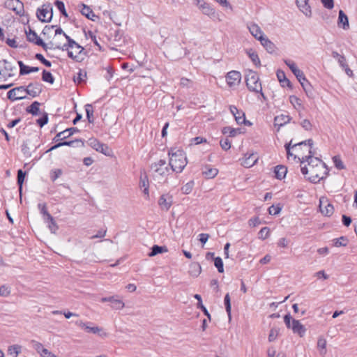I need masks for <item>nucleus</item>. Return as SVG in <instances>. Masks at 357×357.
<instances>
[{
    "label": "nucleus",
    "instance_id": "obj_1",
    "mask_svg": "<svg viewBox=\"0 0 357 357\" xmlns=\"http://www.w3.org/2000/svg\"><path fill=\"white\" fill-rule=\"evenodd\" d=\"M168 154L169 155V165L172 171L181 173L188 163L185 153L181 149L171 148L168 151Z\"/></svg>",
    "mask_w": 357,
    "mask_h": 357
},
{
    "label": "nucleus",
    "instance_id": "obj_2",
    "mask_svg": "<svg viewBox=\"0 0 357 357\" xmlns=\"http://www.w3.org/2000/svg\"><path fill=\"white\" fill-rule=\"evenodd\" d=\"M301 171L310 182L316 183L325 177L327 174V167L325 163L322 164V168H319L317 166L308 168L306 165H304L301 166Z\"/></svg>",
    "mask_w": 357,
    "mask_h": 357
},
{
    "label": "nucleus",
    "instance_id": "obj_3",
    "mask_svg": "<svg viewBox=\"0 0 357 357\" xmlns=\"http://www.w3.org/2000/svg\"><path fill=\"white\" fill-rule=\"evenodd\" d=\"M245 82L250 91L260 93L264 98V95L262 93L261 84L259 82V77L255 71L250 69L245 70Z\"/></svg>",
    "mask_w": 357,
    "mask_h": 357
},
{
    "label": "nucleus",
    "instance_id": "obj_4",
    "mask_svg": "<svg viewBox=\"0 0 357 357\" xmlns=\"http://www.w3.org/2000/svg\"><path fill=\"white\" fill-rule=\"evenodd\" d=\"M284 322L287 328L291 329L293 333L302 337L306 333L305 327L298 320L293 319L290 314L284 317Z\"/></svg>",
    "mask_w": 357,
    "mask_h": 357
},
{
    "label": "nucleus",
    "instance_id": "obj_5",
    "mask_svg": "<svg viewBox=\"0 0 357 357\" xmlns=\"http://www.w3.org/2000/svg\"><path fill=\"white\" fill-rule=\"evenodd\" d=\"M16 66L6 59L0 61V80L6 81L8 78L15 75Z\"/></svg>",
    "mask_w": 357,
    "mask_h": 357
},
{
    "label": "nucleus",
    "instance_id": "obj_6",
    "mask_svg": "<svg viewBox=\"0 0 357 357\" xmlns=\"http://www.w3.org/2000/svg\"><path fill=\"white\" fill-rule=\"evenodd\" d=\"M75 324L77 326L83 328L86 333L96 334L102 338L107 337L108 336V333L105 332L102 328L95 326H91L90 325L92 324L90 322L84 323L82 320H78L75 321Z\"/></svg>",
    "mask_w": 357,
    "mask_h": 357
},
{
    "label": "nucleus",
    "instance_id": "obj_7",
    "mask_svg": "<svg viewBox=\"0 0 357 357\" xmlns=\"http://www.w3.org/2000/svg\"><path fill=\"white\" fill-rule=\"evenodd\" d=\"M314 151L312 150H308L307 155H302V160H301V167L303 166L305 162H307L306 166L308 168L318 167L322 168V164L324 163L321 159L317 157H314Z\"/></svg>",
    "mask_w": 357,
    "mask_h": 357
},
{
    "label": "nucleus",
    "instance_id": "obj_8",
    "mask_svg": "<svg viewBox=\"0 0 357 357\" xmlns=\"http://www.w3.org/2000/svg\"><path fill=\"white\" fill-rule=\"evenodd\" d=\"M37 17L42 22H50L53 15V8L50 3L44 4L41 8H38L36 13Z\"/></svg>",
    "mask_w": 357,
    "mask_h": 357
},
{
    "label": "nucleus",
    "instance_id": "obj_9",
    "mask_svg": "<svg viewBox=\"0 0 357 357\" xmlns=\"http://www.w3.org/2000/svg\"><path fill=\"white\" fill-rule=\"evenodd\" d=\"M88 144L96 151L100 152L105 155L109 156L112 153V149H109L107 144L101 143L95 138H90L88 140Z\"/></svg>",
    "mask_w": 357,
    "mask_h": 357
},
{
    "label": "nucleus",
    "instance_id": "obj_10",
    "mask_svg": "<svg viewBox=\"0 0 357 357\" xmlns=\"http://www.w3.org/2000/svg\"><path fill=\"white\" fill-rule=\"evenodd\" d=\"M65 38L68 43L62 46L56 45L57 49L62 50L63 51H68L69 49L75 50V52H78V54H82L84 49L67 34H65Z\"/></svg>",
    "mask_w": 357,
    "mask_h": 357
},
{
    "label": "nucleus",
    "instance_id": "obj_11",
    "mask_svg": "<svg viewBox=\"0 0 357 357\" xmlns=\"http://www.w3.org/2000/svg\"><path fill=\"white\" fill-rule=\"evenodd\" d=\"M5 7L13 10L20 16L24 15V4L20 0H6L5 2Z\"/></svg>",
    "mask_w": 357,
    "mask_h": 357
},
{
    "label": "nucleus",
    "instance_id": "obj_12",
    "mask_svg": "<svg viewBox=\"0 0 357 357\" xmlns=\"http://www.w3.org/2000/svg\"><path fill=\"white\" fill-rule=\"evenodd\" d=\"M7 97L9 100L14 101L26 98L25 86H20L10 89L7 93Z\"/></svg>",
    "mask_w": 357,
    "mask_h": 357
},
{
    "label": "nucleus",
    "instance_id": "obj_13",
    "mask_svg": "<svg viewBox=\"0 0 357 357\" xmlns=\"http://www.w3.org/2000/svg\"><path fill=\"white\" fill-rule=\"evenodd\" d=\"M43 90V85L40 82H32L25 87V93L29 95L32 98L38 96Z\"/></svg>",
    "mask_w": 357,
    "mask_h": 357
},
{
    "label": "nucleus",
    "instance_id": "obj_14",
    "mask_svg": "<svg viewBox=\"0 0 357 357\" xmlns=\"http://www.w3.org/2000/svg\"><path fill=\"white\" fill-rule=\"evenodd\" d=\"M41 213L43 215L45 222L48 225L49 229L52 233H55L58 229V226L52 216L48 213L45 205L41 207Z\"/></svg>",
    "mask_w": 357,
    "mask_h": 357
},
{
    "label": "nucleus",
    "instance_id": "obj_15",
    "mask_svg": "<svg viewBox=\"0 0 357 357\" xmlns=\"http://www.w3.org/2000/svg\"><path fill=\"white\" fill-rule=\"evenodd\" d=\"M38 146L34 144L32 139H27L22 143V152L25 157L29 158L31 156V152L35 151Z\"/></svg>",
    "mask_w": 357,
    "mask_h": 357
},
{
    "label": "nucleus",
    "instance_id": "obj_16",
    "mask_svg": "<svg viewBox=\"0 0 357 357\" xmlns=\"http://www.w3.org/2000/svg\"><path fill=\"white\" fill-rule=\"evenodd\" d=\"M241 79V75L238 71L231 70L227 74L226 81L229 86L238 85Z\"/></svg>",
    "mask_w": 357,
    "mask_h": 357
},
{
    "label": "nucleus",
    "instance_id": "obj_17",
    "mask_svg": "<svg viewBox=\"0 0 357 357\" xmlns=\"http://www.w3.org/2000/svg\"><path fill=\"white\" fill-rule=\"evenodd\" d=\"M229 110L231 113L235 118V120L238 124L246 123L245 122V113L239 110L236 106L231 105L229 107Z\"/></svg>",
    "mask_w": 357,
    "mask_h": 357
},
{
    "label": "nucleus",
    "instance_id": "obj_18",
    "mask_svg": "<svg viewBox=\"0 0 357 357\" xmlns=\"http://www.w3.org/2000/svg\"><path fill=\"white\" fill-rule=\"evenodd\" d=\"M79 132V130L75 127L68 128L63 131L57 133L56 135L54 137L53 141L58 142L59 140H63L65 139L70 137L71 135H73L75 132Z\"/></svg>",
    "mask_w": 357,
    "mask_h": 357
},
{
    "label": "nucleus",
    "instance_id": "obj_19",
    "mask_svg": "<svg viewBox=\"0 0 357 357\" xmlns=\"http://www.w3.org/2000/svg\"><path fill=\"white\" fill-rule=\"evenodd\" d=\"M259 40L261 45L266 49V50L271 54L275 52L276 47L275 44L271 42L266 36H259Z\"/></svg>",
    "mask_w": 357,
    "mask_h": 357
},
{
    "label": "nucleus",
    "instance_id": "obj_20",
    "mask_svg": "<svg viewBox=\"0 0 357 357\" xmlns=\"http://www.w3.org/2000/svg\"><path fill=\"white\" fill-rule=\"evenodd\" d=\"M100 301L102 303L112 301L111 307L116 310H121L125 306L124 303L121 300L116 298V296L103 297Z\"/></svg>",
    "mask_w": 357,
    "mask_h": 357
},
{
    "label": "nucleus",
    "instance_id": "obj_21",
    "mask_svg": "<svg viewBox=\"0 0 357 357\" xmlns=\"http://www.w3.org/2000/svg\"><path fill=\"white\" fill-rule=\"evenodd\" d=\"M139 188L142 191V192L144 195V199H149V180L148 177L146 174L144 175H141L140 180H139Z\"/></svg>",
    "mask_w": 357,
    "mask_h": 357
},
{
    "label": "nucleus",
    "instance_id": "obj_22",
    "mask_svg": "<svg viewBox=\"0 0 357 357\" xmlns=\"http://www.w3.org/2000/svg\"><path fill=\"white\" fill-rule=\"evenodd\" d=\"M319 210L326 216H331L334 212V207L330 202H319Z\"/></svg>",
    "mask_w": 357,
    "mask_h": 357
},
{
    "label": "nucleus",
    "instance_id": "obj_23",
    "mask_svg": "<svg viewBox=\"0 0 357 357\" xmlns=\"http://www.w3.org/2000/svg\"><path fill=\"white\" fill-rule=\"evenodd\" d=\"M337 26L339 27H342L344 30H347L349 29L348 17L342 10H339Z\"/></svg>",
    "mask_w": 357,
    "mask_h": 357
},
{
    "label": "nucleus",
    "instance_id": "obj_24",
    "mask_svg": "<svg viewBox=\"0 0 357 357\" xmlns=\"http://www.w3.org/2000/svg\"><path fill=\"white\" fill-rule=\"evenodd\" d=\"M296 5L305 15L311 16L312 12L310 6L308 5V0H296Z\"/></svg>",
    "mask_w": 357,
    "mask_h": 357
},
{
    "label": "nucleus",
    "instance_id": "obj_25",
    "mask_svg": "<svg viewBox=\"0 0 357 357\" xmlns=\"http://www.w3.org/2000/svg\"><path fill=\"white\" fill-rule=\"evenodd\" d=\"M82 143V145H84V142L82 141V139H75L72 141H63L59 142L54 146H52L51 148H50L46 152H50L54 149H56L61 146H75V144Z\"/></svg>",
    "mask_w": 357,
    "mask_h": 357
},
{
    "label": "nucleus",
    "instance_id": "obj_26",
    "mask_svg": "<svg viewBox=\"0 0 357 357\" xmlns=\"http://www.w3.org/2000/svg\"><path fill=\"white\" fill-rule=\"evenodd\" d=\"M81 5L82 6V9L81 10L82 15L85 16L89 20L96 21V19L98 18V16L94 14L92 9L84 3H82Z\"/></svg>",
    "mask_w": 357,
    "mask_h": 357
},
{
    "label": "nucleus",
    "instance_id": "obj_27",
    "mask_svg": "<svg viewBox=\"0 0 357 357\" xmlns=\"http://www.w3.org/2000/svg\"><path fill=\"white\" fill-rule=\"evenodd\" d=\"M291 119V118L289 115L280 114L275 117L274 125L280 128L289 123Z\"/></svg>",
    "mask_w": 357,
    "mask_h": 357
},
{
    "label": "nucleus",
    "instance_id": "obj_28",
    "mask_svg": "<svg viewBox=\"0 0 357 357\" xmlns=\"http://www.w3.org/2000/svg\"><path fill=\"white\" fill-rule=\"evenodd\" d=\"M287 173V168L283 165H278L274 168L275 176L278 179H282L285 177Z\"/></svg>",
    "mask_w": 357,
    "mask_h": 357
},
{
    "label": "nucleus",
    "instance_id": "obj_29",
    "mask_svg": "<svg viewBox=\"0 0 357 357\" xmlns=\"http://www.w3.org/2000/svg\"><path fill=\"white\" fill-rule=\"evenodd\" d=\"M246 53L256 66L259 67L261 66L259 58L255 51L252 49H247Z\"/></svg>",
    "mask_w": 357,
    "mask_h": 357
},
{
    "label": "nucleus",
    "instance_id": "obj_30",
    "mask_svg": "<svg viewBox=\"0 0 357 357\" xmlns=\"http://www.w3.org/2000/svg\"><path fill=\"white\" fill-rule=\"evenodd\" d=\"M248 29H249V31L250 32V33L256 38L259 40V36H264V33L261 31V29H260V27L256 24H251L250 26H248Z\"/></svg>",
    "mask_w": 357,
    "mask_h": 357
},
{
    "label": "nucleus",
    "instance_id": "obj_31",
    "mask_svg": "<svg viewBox=\"0 0 357 357\" xmlns=\"http://www.w3.org/2000/svg\"><path fill=\"white\" fill-rule=\"evenodd\" d=\"M326 344H327V342L325 338H324L323 337H319L318 338L317 349H319V354L321 356H324L327 352Z\"/></svg>",
    "mask_w": 357,
    "mask_h": 357
},
{
    "label": "nucleus",
    "instance_id": "obj_32",
    "mask_svg": "<svg viewBox=\"0 0 357 357\" xmlns=\"http://www.w3.org/2000/svg\"><path fill=\"white\" fill-rule=\"evenodd\" d=\"M26 35L27 40L30 43H33L36 45V41L38 40H41V38L37 35L34 30H32L30 27H29V31H26Z\"/></svg>",
    "mask_w": 357,
    "mask_h": 357
},
{
    "label": "nucleus",
    "instance_id": "obj_33",
    "mask_svg": "<svg viewBox=\"0 0 357 357\" xmlns=\"http://www.w3.org/2000/svg\"><path fill=\"white\" fill-rule=\"evenodd\" d=\"M40 103L38 101H34L32 104L27 107L26 109V112L31 114L33 116H37L39 114V106Z\"/></svg>",
    "mask_w": 357,
    "mask_h": 357
},
{
    "label": "nucleus",
    "instance_id": "obj_34",
    "mask_svg": "<svg viewBox=\"0 0 357 357\" xmlns=\"http://www.w3.org/2000/svg\"><path fill=\"white\" fill-rule=\"evenodd\" d=\"M168 251V249L166 246H159L158 245H154L151 248V251L149 254V257H153L157 255L158 254L167 252Z\"/></svg>",
    "mask_w": 357,
    "mask_h": 357
},
{
    "label": "nucleus",
    "instance_id": "obj_35",
    "mask_svg": "<svg viewBox=\"0 0 357 357\" xmlns=\"http://www.w3.org/2000/svg\"><path fill=\"white\" fill-rule=\"evenodd\" d=\"M301 84L303 90L305 91L307 96L309 98H313V96H314L313 88H312V85L310 84V83L308 82V80L306 79V81L301 82Z\"/></svg>",
    "mask_w": 357,
    "mask_h": 357
},
{
    "label": "nucleus",
    "instance_id": "obj_36",
    "mask_svg": "<svg viewBox=\"0 0 357 357\" xmlns=\"http://www.w3.org/2000/svg\"><path fill=\"white\" fill-rule=\"evenodd\" d=\"M257 161V157L255 154H250L248 158H245L243 162V165L245 167H250L253 166Z\"/></svg>",
    "mask_w": 357,
    "mask_h": 357
},
{
    "label": "nucleus",
    "instance_id": "obj_37",
    "mask_svg": "<svg viewBox=\"0 0 357 357\" xmlns=\"http://www.w3.org/2000/svg\"><path fill=\"white\" fill-rule=\"evenodd\" d=\"M240 128H232L229 126H226V127H224L222 130V132L224 134V135H226V134H229V137H235L237 133H240Z\"/></svg>",
    "mask_w": 357,
    "mask_h": 357
},
{
    "label": "nucleus",
    "instance_id": "obj_38",
    "mask_svg": "<svg viewBox=\"0 0 357 357\" xmlns=\"http://www.w3.org/2000/svg\"><path fill=\"white\" fill-rule=\"evenodd\" d=\"M206 169L205 171L202 172V174L205 176L207 178H214L218 173V170L216 168H211V167H206Z\"/></svg>",
    "mask_w": 357,
    "mask_h": 357
},
{
    "label": "nucleus",
    "instance_id": "obj_39",
    "mask_svg": "<svg viewBox=\"0 0 357 357\" xmlns=\"http://www.w3.org/2000/svg\"><path fill=\"white\" fill-rule=\"evenodd\" d=\"M21 346L18 344H13L8 347V353L9 355L13 356V357H17L21 352Z\"/></svg>",
    "mask_w": 357,
    "mask_h": 357
},
{
    "label": "nucleus",
    "instance_id": "obj_40",
    "mask_svg": "<svg viewBox=\"0 0 357 357\" xmlns=\"http://www.w3.org/2000/svg\"><path fill=\"white\" fill-rule=\"evenodd\" d=\"M85 110H86V118L88 119V121L91 123H93L94 121V119H93V109L92 105L86 104L85 105Z\"/></svg>",
    "mask_w": 357,
    "mask_h": 357
},
{
    "label": "nucleus",
    "instance_id": "obj_41",
    "mask_svg": "<svg viewBox=\"0 0 357 357\" xmlns=\"http://www.w3.org/2000/svg\"><path fill=\"white\" fill-rule=\"evenodd\" d=\"M201 10L203 14L211 17L215 14V10L213 8L211 5L208 3H205L204 6H202Z\"/></svg>",
    "mask_w": 357,
    "mask_h": 357
},
{
    "label": "nucleus",
    "instance_id": "obj_42",
    "mask_svg": "<svg viewBox=\"0 0 357 357\" xmlns=\"http://www.w3.org/2000/svg\"><path fill=\"white\" fill-rule=\"evenodd\" d=\"M349 240L345 236H341L333 240V245L335 247L346 246L348 244Z\"/></svg>",
    "mask_w": 357,
    "mask_h": 357
},
{
    "label": "nucleus",
    "instance_id": "obj_43",
    "mask_svg": "<svg viewBox=\"0 0 357 357\" xmlns=\"http://www.w3.org/2000/svg\"><path fill=\"white\" fill-rule=\"evenodd\" d=\"M42 79L45 82H48L50 84H53L54 82V78L52 73L46 70H43L42 73Z\"/></svg>",
    "mask_w": 357,
    "mask_h": 357
},
{
    "label": "nucleus",
    "instance_id": "obj_44",
    "mask_svg": "<svg viewBox=\"0 0 357 357\" xmlns=\"http://www.w3.org/2000/svg\"><path fill=\"white\" fill-rule=\"evenodd\" d=\"M224 303L225 305L226 312L229 316V318L230 319L231 318V298H230V296H229V293H227L225 296Z\"/></svg>",
    "mask_w": 357,
    "mask_h": 357
},
{
    "label": "nucleus",
    "instance_id": "obj_45",
    "mask_svg": "<svg viewBox=\"0 0 357 357\" xmlns=\"http://www.w3.org/2000/svg\"><path fill=\"white\" fill-rule=\"evenodd\" d=\"M277 77L280 83H282L284 82H287V86L289 87H291V84L290 81L286 77V75L284 73V71L278 70L277 71Z\"/></svg>",
    "mask_w": 357,
    "mask_h": 357
},
{
    "label": "nucleus",
    "instance_id": "obj_46",
    "mask_svg": "<svg viewBox=\"0 0 357 357\" xmlns=\"http://www.w3.org/2000/svg\"><path fill=\"white\" fill-rule=\"evenodd\" d=\"M54 5L58 8V10L60 11L61 15H63L66 17H68V15L66 10L65 5L63 1L60 0H56L54 2Z\"/></svg>",
    "mask_w": 357,
    "mask_h": 357
},
{
    "label": "nucleus",
    "instance_id": "obj_47",
    "mask_svg": "<svg viewBox=\"0 0 357 357\" xmlns=\"http://www.w3.org/2000/svg\"><path fill=\"white\" fill-rule=\"evenodd\" d=\"M36 45L40 46L45 51H47V49H56V46H54V43L52 42H50L49 43H45L42 39L38 40L36 41Z\"/></svg>",
    "mask_w": 357,
    "mask_h": 357
},
{
    "label": "nucleus",
    "instance_id": "obj_48",
    "mask_svg": "<svg viewBox=\"0 0 357 357\" xmlns=\"http://www.w3.org/2000/svg\"><path fill=\"white\" fill-rule=\"evenodd\" d=\"M282 208V206H281L280 203H278L277 204H273L271 206H270L268 210L270 215H278L281 209Z\"/></svg>",
    "mask_w": 357,
    "mask_h": 357
},
{
    "label": "nucleus",
    "instance_id": "obj_49",
    "mask_svg": "<svg viewBox=\"0 0 357 357\" xmlns=\"http://www.w3.org/2000/svg\"><path fill=\"white\" fill-rule=\"evenodd\" d=\"M86 78V70L79 69V70L77 73V77L76 79L75 78L74 80H75V82H77L78 84H80L82 82H85Z\"/></svg>",
    "mask_w": 357,
    "mask_h": 357
},
{
    "label": "nucleus",
    "instance_id": "obj_50",
    "mask_svg": "<svg viewBox=\"0 0 357 357\" xmlns=\"http://www.w3.org/2000/svg\"><path fill=\"white\" fill-rule=\"evenodd\" d=\"M306 145H307L309 146L308 150H312V146H313V140L312 139H308L307 140H305V141H303L299 143H296V144H294L293 147H299V149H300V148H301L302 146H306Z\"/></svg>",
    "mask_w": 357,
    "mask_h": 357
},
{
    "label": "nucleus",
    "instance_id": "obj_51",
    "mask_svg": "<svg viewBox=\"0 0 357 357\" xmlns=\"http://www.w3.org/2000/svg\"><path fill=\"white\" fill-rule=\"evenodd\" d=\"M333 161L335 167L338 169H345V166L343 164L340 157L339 155H335L333 158Z\"/></svg>",
    "mask_w": 357,
    "mask_h": 357
},
{
    "label": "nucleus",
    "instance_id": "obj_52",
    "mask_svg": "<svg viewBox=\"0 0 357 357\" xmlns=\"http://www.w3.org/2000/svg\"><path fill=\"white\" fill-rule=\"evenodd\" d=\"M202 271V268L199 264H194L190 266V274L193 276H198Z\"/></svg>",
    "mask_w": 357,
    "mask_h": 357
},
{
    "label": "nucleus",
    "instance_id": "obj_53",
    "mask_svg": "<svg viewBox=\"0 0 357 357\" xmlns=\"http://www.w3.org/2000/svg\"><path fill=\"white\" fill-rule=\"evenodd\" d=\"M214 265L218 268L219 273L224 272L223 262L220 257L214 258Z\"/></svg>",
    "mask_w": 357,
    "mask_h": 357
},
{
    "label": "nucleus",
    "instance_id": "obj_54",
    "mask_svg": "<svg viewBox=\"0 0 357 357\" xmlns=\"http://www.w3.org/2000/svg\"><path fill=\"white\" fill-rule=\"evenodd\" d=\"M32 343L33 344V347L34 349L40 354V356L43 354V351H45L47 350V349L44 348L43 345L40 342L33 340Z\"/></svg>",
    "mask_w": 357,
    "mask_h": 357
},
{
    "label": "nucleus",
    "instance_id": "obj_55",
    "mask_svg": "<svg viewBox=\"0 0 357 357\" xmlns=\"http://www.w3.org/2000/svg\"><path fill=\"white\" fill-rule=\"evenodd\" d=\"M35 58L40 61L43 65H45L46 67H51L52 66V63L47 60L43 56V54H40V53H37L36 55H35Z\"/></svg>",
    "mask_w": 357,
    "mask_h": 357
},
{
    "label": "nucleus",
    "instance_id": "obj_56",
    "mask_svg": "<svg viewBox=\"0 0 357 357\" xmlns=\"http://www.w3.org/2000/svg\"><path fill=\"white\" fill-rule=\"evenodd\" d=\"M38 125L42 128L48 122V114L45 112L43 116L36 121Z\"/></svg>",
    "mask_w": 357,
    "mask_h": 357
},
{
    "label": "nucleus",
    "instance_id": "obj_57",
    "mask_svg": "<svg viewBox=\"0 0 357 357\" xmlns=\"http://www.w3.org/2000/svg\"><path fill=\"white\" fill-rule=\"evenodd\" d=\"M25 175H26V172H23L22 169H19L17 171V184L20 185V188L22 187V185L23 184V182H24V178H25Z\"/></svg>",
    "mask_w": 357,
    "mask_h": 357
},
{
    "label": "nucleus",
    "instance_id": "obj_58",
    "mask_svg": "<svg viewBox=\"0 0 357 357\" xmlns=\"http://www.w3.org/2000/svg\"><path fill=\"white\" fill-rule=\"evenodd\" d=\"M39 70V68L38 67H30L28 66H25V68L22 70V73L20 74V75H24L29 74L31 73H35L38 72Z\"/></svg>",
    "mask_w": 357,
    "mask_h": 357
},
{
    "label": "nucleus",
    "instance_id": "obj_59",
    "mask_svg": "<svg viewBox=\"0 0 357 357\" xmlns=\"http://www.w3.org/2000/svg\"><path fill=\"white\" fill-rule=\"evenodd\" d=\"M68 56L77 62H81L83 60V58L81 57V54H78V52H76V54H74L73 52L69 50L68 51Z\"/></svg>",
    "mask_w": 357,
    "mask_h": 357
},
{
    "label": "nucleus",
    "instance_id": "obj_60",
    "mask_svg": "<svg viewBox=\"0 0 357 357\" xmlns=\"http://www.w3.org/2000/svg\"><path fill=\"white\" fill-rule=\"evenodd\" d=\"M220 144L221 148L225 151H227L231 148V142L227 138L222 139L220 142Z\"/></svg>",
    "mask_w": 357,
    "mask_h": 357
},
{
    "label": "nucleus",
    "instance_id": "obj_61",
    "mask_svg": "<svg viewBox=\"0 0 357 357\" xmlns=\"http://www.w3.org/2000/svg\"><path fill=\"white\" fill-rule=\"evenodd\" d=\"M279 333V331L277 328H273L271 329L269 335H268V341L273 342L276 340Z\"/></svg>",
    "mask_w": 357,
    "mask_h": 357
},
{
    "label": "nucleus",
    "instance_id": "obj_62",
    "mask_svg": "<svg viewBox=\"0 0 357 357\" xmlns=\"http://www.w3.org/2000/svg\"><path fill=\"white\" fill-rule=\"evenodd\" d=\"M193 185H194V183L192 181H190V182L186 183L181 188L183 193L186 194V195L189 194L192 190Z\"/></svg>",
    "mask_w": 357,
    "mask_h": 357
},
{
    "label": "nucleus",
    "instance_id": "obj_63",
    "mask_svg": "<svg viewBox=\"0 0 357 357\" xmlns=\"http://www.w3.org/2000/svg\"><path fill=\"white\" fill-rule=\"evenodd\" d=\"M289 101L295 108H297L296 106L301 107V100L296 96H291Z\"/></svg>",
    "mask_w": 357,
    "mask_h": 357
},
{
    "label": "nucleus",
    "instance_id": "obj_64",
    "mask_svg": "<svg viewBox=\"0 0 357 357\" xmlns=\"http://www.w3.org/2000/svg\"><path fill=\"white\" fill-rule=\"evenodd\" d=\"M269 228L266 227H263L259 232V238L264 240L267 238L269 236Z\"/></svg>",
    "mask_w": 357,
    "mask_h": 357
}]
</instances>
